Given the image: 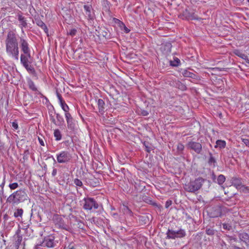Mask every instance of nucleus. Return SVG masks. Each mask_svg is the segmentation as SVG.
Listing matches in <instances>:
<instances>
[{
  "mask_svg": "<svg viewBox=\"0 0 249 249\" xmlns=\"http://www.w3.org/2000/svg\"><path fill=\"white\" fill-rule=\"evenodd\" d=\"M35 21L36 25L43 30L47 36H49L48 29L46 25L39 18H35Z\"/></svg>",
  "mask_w": 249,
  "mask_h": 249,
  "instance_id": "nucleus-17",
  "label": "nucleus"
},
{
  "mask_svg": "<svg viewBox=\"0 0 249 249\" xmlns=\"http://www.w3.org/2000/svg\"><path fill=\"white\" fill-rule=\"evenodd\" d=\"M166 239H175L176 238H181L185 237L186 235L184 230L180 229L178 231H174L172 229H168L166 233Z\"/></svg>",
  "mask_w": 249,
  "mask_h": 249,
  "instance_id": "nucleus-7",
  "label": "nucleus"
},
{
  "mask_svg": "<svg viewBox=\"0 0 249 249\" xmlns=\"http://www.w3.org/2000/svg\"><path fill=\"white\" fill-rule=\"evenodd\" d=\"M23 214V210L22 208H17L15 210L14 213V216L19 221H20L22 224V230L24 231L25 232L28 233L29 231H32L29 229V226L31 223L30 220H23L22 215Z\"/></svg>",
  "mask_w": 249,
  "mask_h": 249,
  "instance_id": "nucleus-5",
  "label": "nucleus"
},
{
  "mask_svg": "<svg viewBox=\"0 0 249 249\" xmlns=\"http://www.w3.org/2000/svg\"><path fill=\"white\" fill-rule=\"evenodd\" d=\"M76 32L77 30L75 29H72L70 31L68 35L73 36L76 35Z\"/></svg>",
  "mask_w": 249,
  "mask_h": 249,
  "instance_id": "nucleus-44",
  "label": "nucleus"
},
{
  "mask_svg": "<svg viewBox=\"0 0 249 249\" xmlns=\"http://www.w3.org/2000/svg\"><path fill=\"white\" fill-rule=\"evenodd\" d=\"M172 47V45L170 42H166L162 44L160 47V51L162 54L165 56L169 62H173L171 59L172 54L170 53Z\"/></svg>",
  "mask_w": 249,
  "mask_h": 249,
  "instance_id": "nucleus-8",
  "label": "nucleus"
},
{
  "mask_svg": "<svg viewBox=\"0 0 249 249\" xmlns=\"http://www.w3.org/2000/svg\"><path fill=\"white\" fill-rule=\"evenodd\" d=\"M226 178L223 175H220L218 176L216 182L219 185H222L225 181Z\"/></svg>",
  "mask_w": 249,
  "mask_h": 249,
  "instance_id": "nucleus-32",
  "label": "nucleus"
},
{
  "mask_svg": "<svg viewBox=\"0 0 249 249\" xmlns=\"http://www.w3.org/2000/svg\"><path fill=\"white\" fill-rule=\"evenodd\" d=\"M56 93L57 97L59 100V103H61V102L64 101L61 94L58 92L57 89L56 90Z\"/></svg>",
  "mask_w": 249,
  "mask_h": 249,
  "instance_id": "nucleus-45",
  "label": "nucleus"
},
{
  "mask_svg": "<svg viewBox=\"0 0 249 249\" xmlns=\"http://www.w3.org/2000/svg\"><path fill=\"white\" fill-rule=\"evenodd\" d=\"M241 191H242L244 193H249V188L248 187L245 186L244 185H242L241 187L239 188V189Z\"/></svg>",
  "mask_w": 249,
  "mask_h": 249,
  "instance_id": "nucleus-40",
  "label": "nucleus"
},
{
  "mask_svg": "<svg viewBox=\"0 0 249 249\" xmlns=\"http://www.w3.org/2000/svg\"><path fill=\"white\" fill-rule=\"evenodd\" d=\"M17 36L13 31H9L5 40L7 53L16 61L18 60L19 56L18 43Z\"/></svg>",
  "mask_w": 249,
  "mask_h": 249,
  "instance_id": "nucleus-1",
  "label": "nucleus"
},
{
  "mask_svg": "<svg viewBox=\"0 0 249 249\" xmlns=\"http://www.w3.org/2000/svg\"><path fill=\"white\" fill-rule=\"evenodd\" d=\"M223 228L225 230L230 231L231 229V226L228 224L224 223L222 225Z\"/></svg>",
  "mask_w": 249,
  "mask_h": 249,
  "instance_id": "nucleus-43",
  "label": "nucleus"
},
{
  "mask_svg": "<svg viewBox=\"0 0 249 249\" xmlns=\"http://www.w3.org/2000/svg\"><path fill=\"white\" fill-rule=\"evenodd\" d=\"M8 100H7V105H8Z\"/></svg>",
  "mask_w": 249,
  "mask_h": 249,
  "instance_id": "nucleus-63",
  "label": "nucleus"
},
{
  "mask_svg": "<svg viewBox=\"0 0 249 249\" xmlns=\"http://www.w3.org/2000/svg\"><path fill=\"white\" fill-rule=\"evenodd\" d=\"M12 127L15 129H18V123H17V122L16 121H15L14 122H13L12 123Z\"/></svg>",
  "mask_w": 249,
  "mask_h": 249,
  "instance_id": "nucleus-47",
  "label": "nucleus"
},
{
  "mask_svg": "<svg viewBox=\"0 0 249 249\" xmlns=\"http://www.w3.org/2000/svg\"><path fill=\"white\" fill-rule=\"evenodd\" d=\"M184 146L181 143H179L177 146V151L179 154H181L183 151Z\"/></svg>",
  "mask_w": 249,
  "mask_h": 249,
  "instance_id": "nucleus-36",
  "label": "nucleus"
},
{
  "mask_svg": "<svg viewBox=\"0 0 249 249\" xmlns=\"http://www.w3.org/2000/svg\"><path fill=\"white\" fill-rule=\"evenodd\" d=\"M178 71L180 72H181L182 75L184 77H190V78H192V79H197V75H196V74H195V73H193L192 72H190V71H188L187 70L181 69L180 71L178 70Z\"/></svg>",
  "mask_w": 249,
  "mask_h": 249,
  "instance_id": "nucleus-21",
  "label": "nucleus"
},
{
  "mask_svg": "<svg viewBox=\"0 0 249 249\" xmlns=\"http://www.w3.org/2000/svg\"><path fill=\"white\" fill-rule=\"evenodd\" d=\"M3 218L4 220V222H6L8 219L9 216L7 214H4L3 215Z\"/></svg>",
  "mask_w": 249,
  "mask_h": 249,
  "instance_id": "nucleus-59",
  "label": "nucleus"
},
{
  "mask_svg": "<svg viewBox=\"0 0 249 249\" xmlns=\"http://www.w3.org/2000/svg\"><path fill=\"white\" fill-rule=\"evenodd\" d=\"M182 16L184 17V18L188 20L199 19L194 13L189 12L187 9L183 12Z\"/></svg>",
  "mask_w": 249,
  "mask_h": 249,
  "instance_id": "nucleus-18",
  "label": "nucleus"
},
{
  "mask_svg": "<svg viewBox=\"0 0 249 249\" xmlns=\"http://www.w3.org/2000/svg\"><path fill=\"white\" fill-rule=\"evenodd\" d=\"M54 136L55 138V140L58 141L61 139L62 135L60 131L58 129H56L54 131Z\"/></svg>",
  "mask_w": 249,
  "mask_h": 249,
  "instance_id": "nucleus-33",
  "label": "nucleus"
},
{
  "mask_svg": "<svg viewBox=\"0 0 249 249\" xmlns=\"http://www.w3.org/2000/svg\"><path fill=\"white\" fill-rule=\"evenodd\" d=\"M120 28H121V29H123H123H124V32H125V33H129V32H130V30H129V29H128V28L125 26V24H124V25H123V26H120Z\"/></svg>",
  "mask_w": 249,
  "mask_h": 249,
  "instance_id": "nucleus-48",
  "label": "nucleus"
},
{
  "mask_svg": "<svg viewBox=\"0 0 249 249\" xmlns=\"http://www.w3.org/2000/svg\"><path fill=\"white\" fill-rule=\"evenodd\" d=\"M242 141L248 147H249V140L247 139L242 138Z\"/></svg>",
  "mask_w": 249,
  "mask_h": 249,
  "instance_id": "nucleus-46",
  "label": "nucleus"
},
{
  "mask_svg": "<svg viewBox=\"0 0 249 249\" xmlns=\"http://www.w3.org/2000/svg\"><path fill=\"white\" fill-rule=\"evenodd\" d=\"M226 146V142L225 141L218 140L216 142V145H215V148L219 147L220 149H222L225 148Z\"/></svg>",
  "mask_w": 249,
  "mask_h": 249,
  "instance_id": "nucleus-31",
  "label": "nucleus"
},
{
  "mask_svg": "<svg viewBox=\"0 0 249 249\" xmlns=\"http://www.w3.org/2000/svg\"><path fill=\"white\" fill-rule=\"evenodd\" d=\"M230 240H233V241H234V242L237 241V238H235V237H233L231 236V237H230Z\"/></svg>",
  "mask_w": 249,
  "mask_h": 249,
  "instance_id": "nucleus-61",
  "label": "nucleus"
},
{
  "mask_svg": "<svg viewBox=\"0 0 249 249\" xmlns=\"http://www.w3.org/2000/svg\"><path fill=\"white\" fill-rule=\"evenodd\" d=\"M172 202L171 200H168L165 203V207L166 208H168L171 205Z\"/></svg>",
  "mask_w": 249,
  "mask_h": 249,
  "instance_id": "nucleus-50",
  "label": "nucleus"
},
{
  "mask_svg": "<svg viewBox=\"0 0 249 249\" xmlns=\"http://www.w3.org/2000/svg\"><path fill=\"white\" fill-rule=\"evenodd\" d=\"M27 84L30 89L34 91H36L37 90L34 82L31 79H28L27 80Z\"/></svg>",
  "mask_w": 249,
  "mask_h": 249,
  "instance_id": "nucleus-30",
  "label": "nucleus"
},
{
  "mask_svg": "<svg viewBox=\"0 0 249 249\" xmlns=\"http://www.w3.org/2000/svg\"><path fill=\"white\" fill-rule=\"evenodd\" d=\"M173 58L174 59V60H172L173 62H180L179 59L178 58L175 57L172 54V56H171V58Z\"/></svg>",
  "mask_w": 249,
  "mask_h": 249,
  "instance_id": "nucleus-54",
  "label": "nucleus"
},
{
  "mask_svg": "<svg viewBox=\"0 0 249 249\" xmlns=\"http://www.w3.org/2000/svg\"><path fill=\"white\" fill-rule=\"evenodd\" d=\"M65 118L67 121V127L71 134H75L77 130V125L75 120L71 114H66Z\"/></svg>",
  "mask_w": 249,
  "mask_h": 249,
  "instance_id": "nucleus-9",
  "label": "nucleus"
},
{
  "mask_svg": "<svg viewBox=\"0 0 249 249\" xmlns=\"http://www.w3.org/2000/svg\"><path fill=\"white\" fill-rule=\"evenodd\" d=\"M72 158L71 154L67 151L61 152L57 155V160L59 163H67L71 160Z\"/></svg>",
  "mask_w": 249,
  "mask_h": 249,
  "instance_id": "nucleus-11",
  "label": "nucleus"
},
{
  "mask_svg": "<svg viewBox=\"0 0 249 249\" xmlns=\"http://www.w3.org/2000/svg\"><path fill=\"white\" fill-rule=\"evenodd\" d=\"M18 186V183L15 182L9 184V187L11 190L16 189Z\"/></svg>",
  "mask_w": 249,
  "mask_h": 249,
  "instance_id": "nucleus-42",
  "label": "nucleus"
},
{
  "mask_svg": "<svg viewBox=\"0 0 249 249\" xmlns=\"http://www.w3.org/2000/svg\"><path fill=\"white\" fill-rule=\"evenodd\" d=\"M56 115V124H55L56 125H62L64 123V120L63 118V117L57 113H55Z\"/></svg>",
  "mask_w": 249,
  "mask_h": 249,
  "instance_id": "nucleus-27",
  "label": "nucleus"
},
{
  "mask_svg": "<svg viewBox=\"0 0 249 249\" xmlns=\"http://www.w3.org/2000/svg\"><path fill=\"white\" fill-rule=\"evenodd\" d=\"M209 158L208 160V164L212 166L213 168H214L216 166V160L215 158L213 156L212 153L211 152L209 153Z\"/></svg>",
  "mask_w": 249,
  "mask_h": 249,
  "instance_id": "nucleus-23",
  "label": "nucleus"
},
{
  "mask_svg": "<svg viewBox=\"0 0 249 249\" xmlns=\"http://www.w3.org/2000/svg\"><path fill=\"white\" fill-rule=\"evenodd\" d=\"M58 242L54 240V237L53 236L45 237L40 245L43 247L53 248L56 246Z\"/></svg>",
  "mask_w": 249,
  "mask_h": 249,
  "instance_id": "nucleus-10",
  "label": "nucleus"
},
{
  "mask_svg": "<svg viewBox=\"0 0 249 249\" xmlns=\"http://www.w3.org/2000/svg\"><path fill=\"white\" fill-rule=\"evenodd\" d=\"M181 63H169V66L171 67H178L180 65Z\"/></svg>",
  "mask_w": 249,
  "mask_h": 249,
  "instance_id": "nucleus-53",
  "label": "nucleus"
},
{
  "mask_svg": "<svg viewBox=\"0 0 249 249\" xmlns=\"http://www.w3.org/2000/svg\"><path fill=\"white\" fill-rule=\"evenodd\" d=\"M84 204L83 208L88 211L95 210L99 208V205L97 201L91 197H87L83 199Z\"/></svg>",
  "mask_w": 249,
  "mask_h": 249,
  "instance_id": "nucleus-6",
  "label": "nucleus"
},
{
  "mask_svg": "<svg viewBox=\"0 0 249 249\" xmlns=\"http://www.w3.org/2000/svg\"><path fill=\"white\" fill-rule=\"evenodd\" d=\"M84 9L88 19L93 20L94 18V14L92 6L91 5H84Z\"/></svg>",
  "mask_w": 249,
  "mask_h": 249,
  "instance_id": "nucleus-16",
  "label": "nucleus"
},
{
  "mask_svg": "<svg viewBox=\"0 0 249 249\" xmlns=\"http://www.w3.org/2000/svg\"><path fill=\"white\" fill-rule=\"evenodd\" d=\"M206 181H207L206 179L198 177L186 184L185 189L189 192L195 193L201 188L203 183Z\"/></svg>",
  "mask_w": 249,
  "mask_h": 249,
  "instance_id": "nucleus-4",
  "label": "nucleus"
},
{
  "mask_svg": "<svg viewBox=\"0 0 249 249\" xmlns=\"http://www.w3.org/2000/svg\"><path fill=\"white\" fill-rule=\"evenodd\" d=\"M20 49V62H29L32 58V48L28 40L24 37L19 38Z\"/></svg>",
  "mask_w": 249,
  "mask_h": 249,
  "instance_id": "nucleus-2",
  "label": "nucleus"
},
{
  "mask_svg": "<svg viewBox=\"0 0 249 249\" xmlns=\"http://www.w3.org/2000/svg\"><path fill=\"white\" fill-rule=\"evenodd\" d=\"M141 114L143 116H147L149 114V112L145 110H142Z\"/></svg>",
  "mask_w": 249,
  "mask_h": 249,
  "instance_id": "nucleus-51",
  "label": "nucleus"
},
{
  "mask_svg": "<svg viewBox=\"0 0 249 249\" xmlns=\"http://www.w3.org/2000/svg\"><path fill=\"white\" fill-rule=\"evenodd\" d=\"M247 62L249 63V60H248V61Z\"/></svg>",
  "mask_w": 249,
  "mask_h": 249,
  "instance_id": "nucleus-64",
  "label": "nucleus"
},
{
  "mask_svg": "<svg viewBox=\"0 0 249 249\" xmlns=\"http://www.w3.org/2000/svg\"><path fill=\"white\" fill-rule=\"evenodd\" d=\"M173 85L176 88H178L182 91H184L187 89L186 85L178 80L174 81Z\"/></svg>",
  "mask_w": 249,
  "mask_h": 249,
  "instance_id": "nucleus-22",
  "label": "nucleus"
},
{
  "mask_svg": "<svg viewBox=\"0 0 249 249\" xmlns=\"http://www.w3.org/2000/svg\"><path fill=\"white\" fill-rule=\"evenodd\" d=\"M231 182L232 185L234 186L237 189H239V188L243 185L242 178L236 177L231 178Z\"/></svg>",
  "mask_w": 249,
  "mask_h": 249,
  "instance_id": "nucleus-19",
  "label": "nucleus"
},
{
  "mask_svg": "<svg viewBox=\"0 0 249 249\" xmlns=\"http://www.w3.org/2000/svg\"><path fill=\"white\" fill-rule=\"evenodd\" d=\"M216 69L219 70V71H227V70L229 69V68H216Z\"/></svg>",
  "mask_w": 249,
  "mask_h": 249,
  "instance_id": "nucleus-58",
  "label": "nucleus"
},
{
  "mask_svg": "<svg viewBox=\"0 0 249 249\" xmlns=\"http://www.w3.org/2000/svg\"><path fill=\"white\" fill-rule=\"evenodd\" d=\"M124 212L125 214H128L130 216L133 215L132 211L126 206H124Z\"/></svg>",
  "mask_w": 249,
  "mask_h": 249,
  "instance_id": "nucleus-35",
  "label": "nucleus"
},
{
  "mask_svg": "<svg viewBox=\"0 0 249 249\" xmlns=\"http://www.w3.org/2000/svg\"><path fill=\"white\" fill-rule=\"evenodd\" d=\"M27 71L30 73L35 75L36 74L34 68L31 65V63H22Z\"/></svg>",
  "mask_w": 249,
  "mask_h": 249,
  "instance_id": "nucleus-25",
  "label": "nucleus"
},
{
  "mask_svg": "<svg viewBox=\"0 0 249 249\" xmlns=\"http://www.w3.org/2000/svg\"><path fill=\"white\" fill-rule=\"evenodd\" d=\"M143 145L145 146V150L149 153L152 150V148L151 146H149L148 142H143Z\"/></svg>",
  "mask_w": 249,
  "mask_h": 249,
  "instance_id": "nucleus-37",
  "label": "nucleus"
},
{
  "mask_svg": "<svg viewBox=\"0 0 249 249\" xmlns=\"http://www.w3.org/2000/svg\"><path fill=\"white\" fill-rule=\"evenodd\" d=\"M28 198L25 190H19L10 195L7 198L6 202L12 204L13 205H17L27 200Z\"/></svg>",
  "mask_w": 249,
  "mask_h": 249,
  "instance_id": "nucleus-3",
  "label": "nucleus"
},
{
  "mask_svg": "<svg viewBox=\"0 0 249 249\" xmlns=\"http://www.w3.org/2000/svg\"><path fill=\"white\" fill-rule=\"evenodd\" d=\"M99 112L103 113L105 111V103L103 99H99L98 100Z\"/></svg>",
  "mask_w": 249,
  "mask_h": 249,
  "instance_id": "nucleus-26",
  "label": "nucleus"
},
{
  "mask_svg": "<svg viewBox=\"0 0 249 249\" xmlns=\"http://www.w3.org/2000/svg\"><path fill=\"white\" fill-rule=\"evenodd\" d=\"M112 20L115 23L117 24L120 27L121 26L124 25V23L118 18H112Z\"/></svg>",
  "mask_w": 249,
  "mask_h": 249,
  "instance_id": "nucleus-38",
  "label": "nucleus"
},
{
  "mask_svg": "<svg viewBox=\"0 0 249 249\" xmlns=\"http://www.w3.org/2000/svg\"><path fill=\"white\" fill-rule=\"evenodd\" d=\"M206 233L208 235H213L217 231L216 230H214L213 228H212L211 227L210 228H206Z\"/></svg>",
  "mask_w": 249,
  "mask_h": 249,
  "instance_id": "nucleus-34",
  "label": "nucleus"
},
{
  "mask_svg": "<svg viewBox=\"0 0 249 249\" xmlns=\"http://www.w3.org/2000/svg\"><path fill=\"white\" fill-rule=\"evenodd\" d=\"M57 174V169L55 168H53V172L52 173L53 177H55Z\"/></svg>",
  "mask_w": 249,
  "mask_h": 249,
  "instance_id": "nucleus-56",
  "label": "nucleus"
},
{
  "mask_svg": "<svg viewBox=\"0 0 249 249\" xmlns=\"http://www.w3.org/2000/svg\"><path fill=\"white\" fill-rule=\"evenodd\" d=\"M143 200L147 203L151 204L153 206L157 205V204L155 202H153V201L151 200L150 198H149L148 197L146 196L143 199Z\"/></svg>",
  "mask_w": 249,
  "mask_h": 249,
  "instance_id": "nucleus-39",
  "label": "nucleus"
},
{
  "mask_svg": "<svg viewBox=\"0 0 249 249\" xmlns=\"http://www.w3.org/2000/svg\"><path fill=\"white\" fill-rule=\"evenodd\" d=\"M186 147L188 149L194 151L197 154H201L202 145L200 142L191 141L187 143Z\"/></svg>",
  "mask_w": 249,
  "mask_h": 249,
  "instance_id": "nucleus-12",
  "label": "nucleus"
},
{
  "mask_svg": "<svg viewBox=\"0 0 249 249\" xmlns=\"http://www.w3.org/2000/svg\"><path fill=\"white\" fill-rule=\"evenodd\" d=\"M99 33L100 36L105 37L106 39H109L111 38L110 32L106 29H101Z\"/></svg>",
  "mask_w": 249,
  "mask_h": 249,
  "instance_id": "nucleus-24",
  "label": "nucleus"
},
{
  "mask_svg": "<svg viewBox=\"0 0 249 249\" xmlns=\"http://www.w3.org/2000/svg\"><path fill=\"white\" fill-rule=\"evenodd\" d=\"M234 53L236 55L241 57L244 60H247L248 58L247 55L240 50H235L234 51Z\"/></svg>",
  "mask_w": 249,
  "mask_h": 249,
  "instance_id": "nucleus-29",
  "label": "nucleus"
},
{
  "mask_svg": "<svg viewBox=\"0 0 249 249\" xmlns=\"http://www.w3.org/2000/svg\"><path fill=\"white\" fill-rule=\"evenodd\" d=\"M38 141H39V142L41 145H42V146L45 145L44 142L42 139L38 138Z\"/></svg>",
  "mask_w": 249,
  "mask_h": 249,
  "instance_id": "nucleus-57",
  "label": "nucleus"
},
{
  "mask_svg": "<svg viewBox=\"0 0 249 249\" xmlns=\"http://www.w3.org/2000/svg\"><path fill=\"white\" fill-rule=\"evenodd\" d=\"M67 249H75L74 246L70 244L67 248Z\"/></svg>",
  "mask_w": 249,
  "mask_h": 249,
  "instance_id": "nucleus-60",
  "label": "nucleus"
},
{
  "mask_svg": "<svg viewBox=\"0 0 249 249\" xmlns=\"http://www.w3.org/2000/svg\"><path fill=\"white\" fill-rule=\"evenodd\" d=\"M50 120L51 121V122L54 124H56V121L52 114H50Z\"/></svg>",
  "mask_w": 249,
  "mask_h": 249,
  "instance_id": "nucleus-52",
  "label": "nucleus"
},
{
  "mask_svg": "<svg viewBox=\"0 0 249 249\" xmlns=\"http://www.w3.org/2000/svg\"><path fill=\"white\" fill-rule=\"evenodd\" d=\"M53 221L55 225L61 229L66 231H69L70 229L69 226L66 224L64 219L59 215H56L54 216Z\"/></svg>",
  "mask_w": 249,
  "mask_h": 249,
  "instance_id": "nucleus-13",
  "label": "nucleus"
},
{
  "mask_svg": "<svg viewBox=\"0 0 249 249\" xmlns=\"http://www.w3.org/2000/svg\"><path fill=\"white\" fill-rule=\"evenodd\" d=\"M61 105V107L62 108V109L65 111V117L66 116V115L67 114H71V113L69 112V107L67 105V104L65 103V102L64 101L61 103H60Z\"/></svg>",
  "mask_w": 249,
  "mask_h": 249,
  "instance_id": "nucleus-28",
  "label": "nucleus"
},
{
  "mask_svg": "<svg viewBox=\"0 0 249 249\" xmlns=\"http://www.w3.org/2000/svg\"><path fill=\"white\" fill-rule=\"evenodd\" d=\"M211 178H212V180H213V182H216V179H216V176L215 175V174H214L213 171L212 173Z\"/></svg>",
  "mask_w": 249,
  "mask_h": 249,
  "instance_id": "nucleus-49",
  "label": "nucleus"
},
{
  "mask_svg": "<svg viewBox=\"0 0 249 249\" xmlns=\"http://www.w3.org/2000/svg\"><path fill=\"white\" fill-rule=\"evenodd\" d=\"M234 2L236 3L237 5H240L242 3L244 0H233Z\"/></svg>",
  "mask_w": 249,
  "mask_h": 249,
  "instance_id": "nucleus-55",
  "label": "nucleus"
},
{
  "mask_svg": "<svg viewBox=\"0 0 249 249\" xmlns=\"http://www.w3.org/2000/svg\"><path fill=\"white\" fill-rule=\"evenodd\" d=\"M74 183L78 186L82 187L83 186V183L78 178H75L73 180Z\"/></svg>",
  "mask_w": 249,
  "mask_h": 249,
  "instance_id": "nucleus-41",
  "label": "nucleus"
},
{
  "mask_svg": "<svg viewBox=\"0 0 249 249\" xmlns=\"http://www.w3.org/2000/svg\"><path fill=\"white\" fill-rule=\"evenodd\" d=\"M233 247L234 249H242V248L238 247L237 246H234Z\"/></svg>",
  "mask_w": 249,
  "mask_h": 249,
  "instance_id": "nucleus-62",
  "label": "nucleus"
},
{
  "mask_svg": "<svg viewBox=\"0 0 249 249\" xmlns=\"http://www.w3.org/2000/svg\"><path fill=\"white\" fill-rule=\"evenodd\" d=\"M20 230L18 229L16 232L17 237L14 244L15 249H24L25 242L22 241V236L19 234Z\"/></svg>",
  "mask_w": 249,
  "mask_h": 249,
  "instance_id": "nucleus-14",
  "label": "nucleus"
},
{
  "mask_svg": "<svg viewBox=\"0 0 249 249\" xmlns=\"http://www.w3.org/2000/svg\"><path fill=\"white\" fill-rule=\"evenodd\" d=\"M238 237L241 241L245 243L246 246L249 245V234L246 232L240 233L238 234Z\"/></svg>",
  "mask_w": 249,
  "mask_h": 249,
  "instance_id": "nucleus-20",
  "label": "nucleus"
},
{
  "mask_svg": "<svg viewBox=\"0 0 249 249\" xmlns=\"http://www.w3.org/2000/svg\"><path fill=\"white\" fill-rule=\"evenodd\" d=\"M17 18L19 22V26L21 29V32L23 34H24V31L23 28H27L28 26L26 18L22 15V14L21 12L18 13Z\"/></svg>",
  "mask_w": 249,
  "mask_h": 249,
  "instance_id": "nucleus-15",
  "label": "nucleus"
}]
</instances>
